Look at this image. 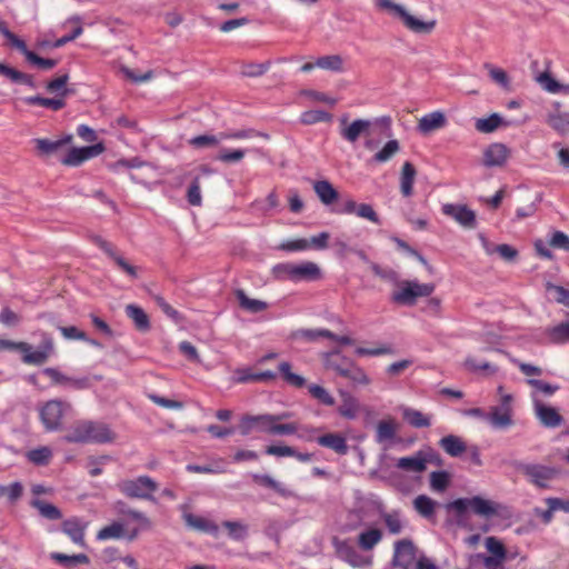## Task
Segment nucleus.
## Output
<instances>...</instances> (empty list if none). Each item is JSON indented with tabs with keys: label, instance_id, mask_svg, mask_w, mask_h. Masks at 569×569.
I'll return each mask as SVG.
<instances>
[{
	"label": "nucleus",
	"instance_id": "1",
	"mask_svg": "<svg viewBox=\"0 0 569 569\" xmlns=\"http://www.w3.org/2000/svg\"><path fill=\"white\" fill-rule=\"evenodd\" d=\"M114 439L116 433L108 425L92 420L76 421L63 437L69 443H109Z\"/></svg>",
	"mask_w": 569,
	"mask_h": 569
},
{
	"label": "nucleus",
	"instance_id": "2",
	"mask_svg": "<svg viewBox=\"0 0 569 569\" xmlns=\"http://www.w3.org/2000/svg\"><path fill=\"white\" fill-rule=\"evenodd\" d=\"M448 511H453L457 522L459 525L463 523L468 510H471L475 515L492 518L495 516L502 515V511H507V507L485 499L480 496H475L472 498H458L446 506Z\"/></svg>",
	"mask_w": 569,
	"mask_h": 569
},
{
	"label": "nucleus",
	"instance_id": "3",
	"mask_svg": "<svg viewBox=\"0 0 569 569\" xmlns=\"http://www.w3.org/2000/svg\"><path fill=\"white\" fill-rule=\"evenodd\" d=\"M517 469L526 477L528 482L539 489H549L550 482L560 475L558 468L541 463L520 462L517 465Z\"/></svg>",
	"mask_w": 569,
	"mask_h": 569
},
{
	"label": "nucleus",
	"instance_id": "4",
	"mask_svg": "<svg viewBox=\"0 0 569 569\" xmlns=\"http://www.w3.org/2000/svg\"><path fill=\"white\" fill-rule=\"evenodd\" d=\"M376 4L378 8L389 10L395 16L400 18L403 24L412 32L430 33L436 27V20L427 22L422 21L411 16L402 6L393 3L391 0H376Z\"/></svg>",
	"mask_w": 569,
	"mask_h": 569
},
{
	"label": "nucleus",
	"instance_id": "5",
	"mask_svg": "<svg viewBox=\"0 0 569 569\" xmlns=\"http://www.w3.org/2000/svg\"><path fill=\"white\" fill-rule=\"evenodd\" d=\"M120 491L129 498L146 499L156 502L152 496L158 490V483L149 476L124 480L119 483Z\"/></svg>",
	"mask_w": 569,
	"mask_h": 569
},
{
	"label": "nucleus",
	"instance_id": "6",
	"mask_svg": "<svg viewBox=\"0 0 569 569\" xmlns=\"http://www.w3.org/2000/svg\"><path fill=\"white\" fill-rule=\"evenodd\" d=\"M289 417V413L281 415H244L239 423V431L242 436H249L253 431L271 433L272 423Z\"/></svg>",
	"mask_w": 569,
	"mask_h": 569
},
{
	"label": "nucleus",
	"instance_id": "7",
	"mask_svg": "<svg viewBox=\"0 0 569 569\" xmlns=\"http://www.w3.org/2000/svg\"><path fill=\"white\" fill-rule=\"evenodd\" d=\"M433 291V283L405 281L401 288L392 293V301L403 306H413L417 298L429 297Z\"/></svg>",
	"mask_w": 569,
	"mask_h": 569
},
{
	"label": "nucleus",
	"instance_id": "8",
	"mask_svg": "<svg viewBox=\"0 0 569 569\" xmlns=\"http://www.w3.org/2000/svg\"><path fill=\"white\" fill-rule=\"evenodd\" d=\"M67 408H70V405L58 399L49 400L40 408V419L47 431L61 429L64 409Z\"/></svg>",
	"mask_w": 569,
	"mask_h": 569
},
{
	"label": "nucleus",
	"instance_id": "9",
	"mask_svg": "<svg viewBox=\"0 0 569 569\" xmlns=\"http://www.w3.org/2000/svg\"><path fill=\"white\" fill-rule=\"evenodd\" d=\"M371 122L366 119H356L348 123V117L345 116L340 119V136L342 139L350 143H355L361 137L370 136Z\"/></svg>",
	"mask_w": 569,
	"mask_h": 569
},
{
	"label": "nucleus",
	"instance_id": "10",
	"mask_svg": "<svg viewBox=\"0 0 569 569\" xmlns=\"http://www.w3.org/2000/svg\"><path fill=\"white\" fill-rule=\"evenodd\" d=\"M332 546L335 547L337 556L352 567H363L370 563V560L366 559L347 540H340L335 537L332 539Z\"/></svg>",
	"mask_w": 569,
	"mask_h": 569
},
{
	"label": "nucleus",
	"instance_id": "11",
	"mask_svg": "<svg viewBox=\"0 0 569 569\" xmlns=\"http://www.w3.org/2000/svg\"><path fill=\"white\" fill-rule=\"evenodd\" d=\"M91 241L97 244L110 259H112L114 261V263L123 271L126 272L127 274H129L131 278H137L138 277V273H137V268L132 264H130L129 262H127L124 260L123 257H121L116 247L104 240L103 238H101L100 236H91L90 237Z\"/></svg>",
	"mask_w": 569,
	"mask_h": 569
},
{
	"label": "nucleus",
	"instance_id": "12",
	"mask_svg": "<svg viewBox=\"0 0 569 569\" xmlns=\"http://www.w3.org/2000/svg\"><path fill=\"white\" fill-rule=\"evenodd\" d=\"M103 151L104 146L101 142L88 147L71 148L61 162L64 166L77 167L83 161L101 154Z\"/></svg>",
	"mask_w": 569,
	"mask_h": 569
},
{
	"label": "nucleus",
	"instance_id": "13",
	"mask_svg": "<svg viewBox=\"0 0 569 569\" xmlns=\"http://www.w3.org/2000/svg\"><path fill=\"white\" fill-rule=\"evenodd\" d=\"M53 349L52 338L44 333L39 350L33 351L32 347L29 345L28 351H21L23 353L22 361L27 365L41 366L53 353Z\"/></svg>",
	"mask_w": 569,
	"mask_h": 569
},
{
	"label": "nucleus",
	"instance_id": "14",
	"mask_svg": "<svg viewBox=\"0 0 569 569\" xmlns=\"http://www.w3.org/2000/svg\"><path fill=\"white\" fill-rule=\"evenodd\" d=\"M442 212L443 214L455 219L459 224H461L465 228H476V213L466 204L446 203L442 206Z\"/></svg>",
	"mask_w": 569,
	"mask_h": 569
},
{
	"label": "nucleus",
	"instance_id": "15",
	"mask_svg": "<svg viewBox=\"0 0 569 569\" xmlns=\"http://www.w3.org/2000/svg\"><path fill=\"white\" fill-rule=\"evenodd\" d=\"M417 549L410 539H402L395 543L392 563L396 567L408 568L416 559Z\"/></svg>",
	"mask_w": 569,
	"mask_h": 569
},
{
	"label": "nucleus",
	"instance_id": "16",
	"mask_svg": "<svg viewBox=\"0 0 569 569\" xmlns=\"http://www.w3.org/2000/svg\"><path fill=\"white\" fill-rule=\"evenodd\" d=\"M343 214H356L359 218L371 221L372 223L380 224L381 220L373 207L369 203H357L355 200L349 199L343 203L342 209L338 211Z\"/></svg>",
	"mask_w": 569,
	"mask_h": 569
},
{
	"label": "nucleus",
	"instance_id": "17",
	"mask_svg": "<svg viewBox=\"0 0 569 569\" xmlns=\"http://www.w3.org/2000/svg\"><path fill=\"white\" fill-rule=\"evenodd\" d=\"M510 156V150L503 143H491L483 152V164L488 168L503 166Z\"/></svg>",
	"mask_w": 569,
	"mask_h": 569
},
{
	"label": "nucleus",
	"instance_id": "18",
	"mask_svg": "<svg viewBox=\"0 0 569 569\" xmlns=\"http://www.w3.org/2000/svg\"><path fill=\"white\" fill-rule=\"evenodd\" d=\"M88 523L78 517H71L61 523V530L72 540V542L84 547V532Z\"/></svg>",
	"mask_w": 569,
	"mask_h": 569
},
{
	"label": "nucleus",
	"instance_id": "19",
	"mask_svg": "<svg viewBox=\"0 0 569 569\" xmlns=\"http://www.w3.org/2000/svg\"><path fill=\"white\" fill-rule=\"evenodd\" d=\"M535 412L541 425L547 428H557L563 423V418L556 408L539 400H535Z\"/></svg>",
	"mask_w": 569,
	"mask_h": 569
},
{
	"label": "nucleus",
	"instance_id": "20",
	"mask_svg": "<svg viewBox=\"0 0 569 569\" xmlns=\"http://www.w3.org/2000/svg\"><path fill=\"white\" fill-rule=\"evenodd\" d=\"M316 441L319 446L329 448L340 456L347 455L348 450H349V447L347 445V439L341 433H337V432L325 433L322 436H319L316 439Z\"/></svg>",
	"mask_w": 569,
	"mask_h": 569
},
{
	"label": "nucleus",
	"instance_id": "21",
	"mask_svg": "<svg viewBox=\"0 0 569 569\" xmlns=\"http://www.w3.org/2000/svg\"><path fill=\"white\" fill-rule=\"evenodd\" d=\"M341 405L338 407V412L341 417L353 420L357 418L359 412V401L350 392L346 390H339Z\"/></svg>",
	"mask_w": 569,
	"mask_h": 569
},
{
	"label": "nucleus",
	"instance_id": "22",
	"mask_svg": "<svg viewBox=\"0 0 569 569\" xmlns=\"http://www.w3.org/2000/svg\"><path fill=\"white\" fill-rule=\"evenodd\" d=\"M487 421L495 429H507L513 425L512 410H505L498 406L491 407Z\"/></svg>",
	"mask_w": 569,
	"mask_h": 569
},
{
	"label": "nucleus",
	"instance_id": "23",
	"mask_svg": "<svg viewBox=\"0 0 569 569\" xmlns=\"http://www.w3.org/2000/svg\"><path fill=\"white\" fill-rule=\"evenodd\" d=\"M182 518L188 527H190L197 531L207 532L212 536L218 535V531H219L218 526L214 522H212L203 517H199L193 513L184 512Z\"/></svg>",
	"mask_w": 569,
	"mask_h": 569
},
{
	"label": "nucleus",
	"instance_id": "24",
	"mask_svg": "<svg viewBox=\"0 0 569 569\" xmlns=\"http://www.w3.org/2000/svg\"><path fill=\"white\" fill-rule=\"evenodd\" d=\"M417 171L415 166L406 161L402 164L400 173V192L403 197H411L413 193V183L416 180Z\"/></svg>",
	"mask_w": 569,
	"mask_h": 569
},
{
	"label": "nucleus",
	"instance_id": "25",
	"mask_svg": "<svg viewBox=\"0 0 569 569\" xmlns=\"http://www.w3.org/2000/svg\"><path fill=\"white\" fill-rule=\"evenodd\" d=\"M351 358L346 357L339 350L328 352L323 357V366L327 370L333 371L337 376L350 363Z\"/></svg>",
	"mask_w": 569,
	"mask_h": 569
},
{
	"label": "nucleus",
	"instance_id": "26",
	"mask_svg": "<svg viewBox=\"0 0 569 569\" xmlns=\"http://www.w3.org/2000/svg\"><path fill=\"white\" fill-rule=\"evenodd\" d=\"M440 448L450 457H460L467 451L466 442L458 436L448 435L439 440Z\"/></svg>",
	"mask_w": 569,
	"mask_h": 569
},
{
	"label": "nucleus",
	"instance_id": "27",
	"mask_svg": "<svg viewBox=\"0 0 569 569\" xmlns=\"http://www.w3.org/2000/svg\"><path fill=\"white\" fill-rule=\"evenodd\" d=\"M321 278V270L316 262L305 261L296 263L293 281H315Z\"/></svg>",
	"mask_w": 569,
	"mask_h": 569
},
{
	"label": "nucleus",
	"instance_id": "28",
	"mask_svg": "<svg viewBox=\"0 0 569 569\" xmlns=\"http://www.w3.org/2000/svg\"><path fill=\"white\" fill-rule=\"evenodd\" d=\"M447 123L446 117L440 111H435L423 116L418 122V130L421 133H429L445 127Z\"/></svg>",
	"mask_w": 569,
	"mask_h": 569
},
{
	"label": "nucleus",
	"instance_id": "29",
	"mask_svg": "<svg viewBox=\"0 0 569 569\" xmlns=\"http://www.w3.org/2000/svg\"><path fill=\"white\" fill-rule=\"evenodd\" d=\"M126 315L134 323V327L140 332H147L150 330V320L146 311L136 305H128L126 307Z\"/></svg>",
	"mask_w": 569,
	"mask_h": 569
},
{
	"label": "nucleus",
	"instance_id": "30",
	"mask_svg": "<svg viewBox=\"0 0 569 569\" xmlns=\"http://www.w3.org/2000/svg\"><path fill=\"white\" fill-rule=\"evenodd\" d=\"M415 510L423 518L433 520L439 503L426 495H419L413 500Z\"/></svg>",
	"mask_w": 569,
	"mask_h": 569
},
{
	"label": "nucleus",
	"instance_id": "31",
	"mask_svg": "<svg viewBox=\"0 0 569 569\" xmlns=\"http://www.w3.org/2000/svg\"><path fill=\"white\" fill-rule=\"evenodd\" d=\"M339 377L349 380L353 386H368L371 382L368 375L353 360L339 373Z\"/></svg>",
	"mask_w": 569,
	"mask_h": 569
},
{
	"label": "nucleus",
	"instance_id": "32",
	"mask_svg": "<svg viewBox=\"0 0 569 569\" xmlns=\"http://www.w3.org/2000/svg\"><path fill=\"white\" fill-rule=\"evenodd\" d=\"M313 190L320 201L329 206L333 203L338 198L339 193L328 180H320L313 183Z\"/></svg>",
	"mask_w": 569,
	"mask_h": 569
},
{
	"label": "nucleus",
	"instance_id": "33",
	"mask_svg": "<svg viewBox=\"0 0 569 569\" xmlns=\"http://www.w3.org/2000/svg\"><path fill=\"white\" fill-rule=\"evenodd\" d=\"M382 539V531L378 528H370L359 533L357 542L365 551L372 550Z\"/></svg>",
	"mask_w": 569,
	"mask_h": 569
},
{
	"label": "nucleus",
	"instance_id": "34",
	"mask_svg": "<svg viewBox=\"0 0 569 569\" xmlns=\"http://www.w3.org/2000/svg\"><path fill=\"white\" fill-rule=\"evenodd\" d=\"M234 295L239 306L251 313H258L268 308L267 302L249 298L242 289H237Z\"/></svg>",
	"mask_w": 569,
	"mask_h": 569
},
{
	"label": "nucleus",
	"instance_id": "35",
	"mask_svg": "<svg viewBox=\"0 0 569 569\" xmlns=\"http://www.w3.org/2000/svg\"><path fill=\"white\" fill-rule=\"evenodd\" d=\"M545 336L548 338L549 342L555 345L569 342V321L546 328Z\"/></svg>",
	"mask_w": 569,
	"mask_h": 569
},
{
	"label": "nucleus",
	"instance_id": "36",
	"mask_svg": "<svg viewBox=\"0 0 569 569\" xmlns=\"http://www.w3.org/2000/svg\"><path fill=\"white\" fill-rule=\"evenodd\" d=\"M71 139L72 136H67L66 138L56 141H51L49 139H34L33 142L40 154L49 156L57 152L64 144L69 143Z\"/></svg>",
	"mask_w": 569,
	"mask_h": 569
},
{
	"label": "nucleus",
	"instance_id": "37",
	"mask_svg": "<svg viewBox=\"0 0 569 569\" xmlns=\"http://www.w3.org/2000/svg\"><path fill=\"white\" fill-rule=\"evenodd\" d=\"M403 419L415 428H428L431 426L429 416L412 408H405L402 411Z\"/></svg>",
	"mask_w": 569,
	"mask_h": 569
},
{
	"label": "nucleus",
	"instance_id": "38",
	"mask_svg": "<svg viewBox=\"0 0 569 569\" xmlns=\"http://www.w3.org/2000/svg\"><path fill=\"white\" fill-rule=\"evenodd\" d=\"M23 101L29 106H41L54 111L61 110L66 106L63 98H43L40 96L27 97Z\"/></svg>",
	"mask_w": 569,
	"mask_h": 569
},
{
	"label": "nucleus",
	"instance_id": "39",
	"mask_svg": "<svg viewBox=\"0 0 569 569\" xmlns=\"http://www.w3.org/2000/svg\"><path fill=\"white\" fill-rule=\"evenodd\" d=\"M31 507L36 508L39 513L49 520H59L62 513L58 507L40 499H33L30 502Z\"/></svg>",
	"mask_w": 569,
	"mask_h": 569
},
{
	"label": "nucleus",
	"instance_id": "40",
	"mask_svg": "<svg viewBox=\"0 0 569 569\" xmlns=\"http://www.w3.org/2000/svg\"><path fill=\"white\" fill-rule=\"evenodd\" d=\"M50 557L52 560H54L56 562H58L67 568H71L79 563L88 565L90 562L89 557L84 553L68 556V555L61 553V552H52L50 555Z\"/></svg>",
	"mask_w": 569,
	"mask_h": 569
},
{
	"label": "nucleus",
	"instance_id": "41",
	"mask_svg": "<svg viewBox=\"0 0 569 569\" xmlns=\"http://www.w3.org/2000/svg\"><path fill=\"white\" fill-rule=\"evenodd\" d=\"M397 467L406 471L422 472L427 468V461L420 455L402 457L398 459Z\"/></svg>",
	"mask_w": 569,
	"mask_h": 569
},
{
	"label": "nucleus",
	"instance_id": "42",
	"mask_svg": "<svg viewBox=\"0 0 569 569\" xmlns=\"http://www.w3.org/2000/svg\"><path fill=\"white\" fill-rule=\"evenodd\" d=\"M397 427L392 420H381L377 425L376 440L377 442L391 441L396 438Z\"/></svg>",
	"mask_w": 569,
	"mask_h": 569
},
{
	"label": "nucleus",
	"instance_id": "43",
	"mask_svg": "<svg viewBox=\"0 0 569 569\" xmlns=\"http://www.w3.org/2000/svg\"><path fill=\"white\" fill-rule=\"evenodd\" d=\"M251 478L254 481V483L266 488H270L282 497L289 496V491L269 475L252 473Z\"/></svg>",
	"mask_w": 569,
	"mask_h": 569
},
{
	"label": "nucleus",
	"instance_id": "44",
	"mask_svg": "<svg viewBox=\"0 0 569 569\" xmlns=\"http://www.w3.org/2000/svg\"><path fill=\"white\" fill-rule=\"evenodd\" d=\"M27 458L36 466H48L52 459V450L49 447H39L28 451Z\"/></svg>",
	"mask_w": 569,
	"mask_h": 569
},
{
	"label": "nucleus",
	"instance_id": "45",
	"mask_svg": "<svg viewBox=\"0 0 569 569\" xmlns=\"http://www.w3.org/2000/svg\"><path fill=\"white\" fill-rule=\"evenodd\" d=\"M69 76L67 73L59 76L56 79H52L49 81L46 86V89L50 93H56L60 98H66L71 93V90H69L66 86L68 83Z\"/></svg>",
	"mask_w": 569,
	"mask_h": 569
},
{
	"label": "nucleus",
	"instance_id": "46",
	"mask_svg": "<svg viewBox=\"0 0 569 569\" xmlns=\"http://www.w3.org/2000/svg\"><path fill=\"white\" fill-rule=\"evenodd\" d=\"M221 525L228 530L229 537L233 540H244L248 536V526L240 521L226 520Z\"/></svg>",
	"mask_w": 569,
	"mask_h": 569
},
{
	"label": "nucleus",
	"instance_id": "47",
	"mask_svg": "<svg viewBox=\"0 0 569 569\" xmlns=\"http://www.w3.org/2000/svg\"><path fill=\"white\" fill-rule=\"evenodd\" d=\"M502 123V118L498 113H492L488 118L477 119L476 130L482 133L493 132Z\"/></svg>",
	"mask_w": 569,
	"mask_h": 569
},
{
	"label": "nucleus",
	"instance_id": "48",
	"mask_svg": "<svg viewBox=\"0 0 569 569\" xmlns=\"http://www.w3.org/2000/svg\"><path fill=\"white\" fill-rule=\"evenodd\" d=\"M279 372L281 373L283 380L290 386L302 388L306 385L303 377L291 372V365L287 361H283L279 365Z\"/></svg>",
	"mask_w": 569,
	"mask_h": 569
},
{
	"label": "nucleus",
	"instance_id": "49",
	"mask_svg": "<svg viewBox=\"0 0 569 569\" xmlns=\"http://www.w3.org/2000/svg\"><path fill=\"white\" fill-rule=\"evenodd\" d=\"M450 485V475L447 471H432L430 473V487L433 491L443 492Z\"/></svg>",
	"mask_w": 569,
	"mask_h": 569
},
{
	"label": "nucleus",
	"instance_id": "50",
	"mask_svg": "<svg viewBox=\"0 0 569 569\" xmlns=\"http://www.w3.org/2000/svg\"><path fill=\"white\" fill-rule=\"evenodd\" d=\"M124 533V527L120 522H112L109 526L101 528L97 533L98 540L119 539Z\"/></svg>",
	"mask_w": 569,
	"mask_h": 569
},
{
	"label": "nucleus",
	"instance_id": "51",
	"mask_svg": "<svg viewBox=\"0 0 569 569\" xmlns=\"http://www.w3.org/2000/svg\"><path fill=\"white\" fill-rule=\"evenodd\" d=\"M400 149L399 142L397 140H389L383 148L378 151L373 156V161L376 162H387L389 161Z\"/></svg>",
	"mask_w": 569,
	"mask_h": 569
},
{
	"label": "nucleus",
	"instance_id": "52",
	"mask_svg": "<svg viewBox=\"0 0 569 569\" xmlns=\"http://www.w3.org/2000/svg\"><path fill=\"white\" fill-rule=\"evenodd\" d=\"M270 68V61H266L262 63L248 62L243 63L241 67V74L244 77H260L264 74Z\"/></svg>",
	"mask_w": 569,
	"mask_h": 569
},
{
	"label": "nucleus",
	"instance_id": "53",
	"mask_svg": "<svg viewBox=\"0 0 569 569\" xmlns=\"http://www.w3.org/2000/svg\"><path fill=\"white\" fill-rule=\"evenodd\" d=\"M317 67L331 71H342L343 61L338 54L323 56L316 61Z\"/></svg>",
	"mask_w": 569,
	"mask_h": 569
},
{
	"label": "nucleus",
	"instance_id": "54",
	"mask_svg": "<svg viewBox=\"0 0 569 569\" xmlns=\"http://www.w3.org/2000/svg\"><path fill=\"white\" fill-rule=\"evenodd\" d=\"M308 390L309 393L322 405L333 406L336 402L330 392L319 385H310Z\"/></svg>",
	"mask_w": 569,
	"mask_h": 569
},
{
	"label": "nucleus",
	"instance_id": "55",
	"mask_svg": "<svg viewBox=\"0 0 569 569\" xmlns=\"http://www.w3.org/2000/svg\"><path fill=\"white\" fill-rule=\"evenodd\" d=\"M296 263L284 262L278 263L273 267L272 272L277 279L280 280H295Z\"/></svg>",
	"mask_w": 569,
	"mask_h": 569
},
{
	"label": "nucleus",
	"instance_id": "56",
	"mask_svg": "<svg viewBox=\"0 0 569 569\" xmlns=\"http://www.w3.org/2000/svg\"><path fill=\"white\" fill-rule=\"evenodd\" d=\"M277 375L271 370H266L257 373H250L248 371H243L242 375L238 378L239 382H250V381H271L274 380Z\"/></svg>",
	"mask_w": 569,
	"mask_h": 569
},
{
	"label": "nucleus",
	"instance_id": "57",
	"mask_svg": "<svg viewBox=\"0 0 569 569\" xmlns=\"http://www.w3.org/2000/svg\"><path fill=\"white\" fill-rule=\"evenodd\" d=\"M331 120V114L322 110H310L306 111L301 116V121L306 124H313L317 122Z\"/></svg>",
	"mask_w": 569,
	"mask_h": 569
},
{
	"label": "nucleus",
	"instance_id": "58",
	"mask_svg": "<svg viewBox=\"0 0 569 569\" xmlns=\"http://www.w3.org/2000/svg\"><path fill=\"white\" fill-rule=\"evenodd\" d=\"M222 139H220L219 136H212V134H202L193 137L189 140V143L193 146L194 148H206V147H213L217 146Z\"/></svg>",
	"mask_w": 569,
	"mask_h": 569
},
{
	"label": "nucleus",
	"instance_id": "59",
	"mask_svg": "<svg viewBox=\"0 0 569 569\" xmlns=\"http://www.w3.org/2000/svg\"><path fill=\"white\" fill-rule=\"evenodd\" d=\"M537 81L543 89L551 93H558L562 89V84L553 79L548 72H543L538 76Z\"/></svg>",
	"mask_w": 569,
	"mask_h": 569
},
{
	"label": "nucleus",
	"instance_id": "60",
	"mask_svg": "<svg viewBox=\"0 0 569 569\" xmlns=\"http://www.w3.org/2000/svg\"><path fill=\"white\" fill-rule=\"evenodd\" d=\"M246 151L241 149L228 150L223 149L217 156V160L224 163L239 162L244 158Z\"/></svg>",
	"mask_w": 569,
	"mask_h": 569
},
{
	"label": "nucleus",
	"instance_id": "61",
	"mask_svg": "<svg viewBox=\"0 0 569 569\" xmlns=\"http://www.w3.org/2000/svg\"><path fill=\"white\" fill-rule=\"evenodd\" d=\"M485 68L488 69L489 76L495 82H497L503 88H507L509 86V77L505 70L493 67L489 63H486Z\"/></svg>",
	"mask_w": 569,
	"mask_h": 569
},
{
	"label": "nucleus",
	"instance_id": "62",
	"mask_svg": "<svg viewBox=\"0 0 569 569\" xmlns=\"http://www.w3.org/2000/svg\"><path fill=\"white\" fill-rule=\"evenodd\" d=\"M27 61L42 70L53 69L58 64V60L41 58L33 51L31 53H28Z\"/></svg>",
	"mask_w": 569,
	"mask_h": 569
},
{
	"label": "nucleus",
	"instance_id": "63",
	"mask_svg": "<svg viewBox=\"0 0 569 569\" xmlns=\"http://www.w3.org/2000/svg\"><path fill=\"white\" fill-rule=\"evenodd\" d=\"M548 123L559 132H566L569 130V117L567 114H552L549 117Z\"/></svg>",
	"mask_w": 569,
	"mask_h": 569
},
{
	"label": "nucleus",
	"instance_id": "64",
	"mask_svg": "<svg viewBox=\"0 0 569 569\" xmlns=\"http://www.w3.org/2000/svg\"><path fill=\"white\" fill-rule=\"evenodd\" d=\"M549 246L569 252V237L562 231H555L549 240Z\"/></svg>",
	"mask_w": 569,
	"mask_h": 569
}]
</instances>
